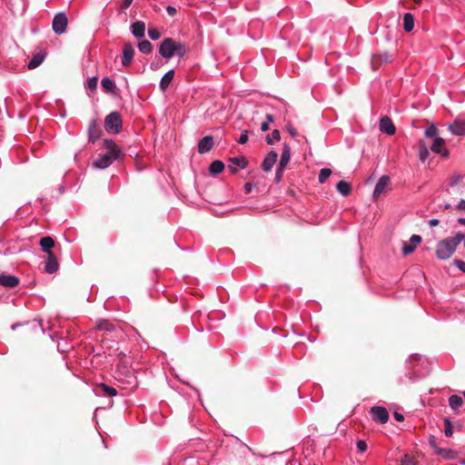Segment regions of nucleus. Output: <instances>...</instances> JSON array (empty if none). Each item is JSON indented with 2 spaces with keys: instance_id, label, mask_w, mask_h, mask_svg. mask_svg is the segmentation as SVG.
<instances>
[{
  "instance_id": "nucleus-1",
  "label": "nucleus",
  "mask_w": 465,
  "mask_h": 465,
  "mask_svg": "<svg viewBox=\"0 0 465 465\" xmlns=\"http://www.w3.org/2000/svg\"><path fill=\"white\" fill-rule=\"evenodd\" d=\"M104 146L106 153L100 155L94 162V166L97 169H105L110 166L114 161L122 156V151L112 139H105Z\"/></svg>"
},
{
  "instance_id": "nucleus-2",
  "label": "nucleus",
  "mask_w": 465,
  "mask_h": 465,
  "mask_svg": "<svg viewBox=\"0 0 465 465\" xmlns=\"http://www.w3.org/2000/svg\"><path fill=\"white\" fill-rule=\"evenodd\" d=\"M464 238V233L457 232L454 237L446 238L437 244L436 256L440 260H448L456 251Z\"/></svg>"
},
{
  "instance_id": "nucleus-3",
  "label": "nucleus",
  "mask_w": 465,
  "mask_h": 465,
  "mask_svg": "<svg viewBox=\"0 0 465 465\" xmlns=\"http://www.w3.org/2000/svg\"><path fill=\"white\" fill-rule=\"evenodd\" d=\"M187 53V47L181 42H176L173 38H164L159 46V54L166 59H170L174 55L183 57Z\"/></svg>"
},
{
  "instance_id": "nucleus-4",
  "label": "nucleus",
  "mask_w": 465,
  "mask_h": 465,
  "mask_svg": "<svg viewBox=\"0 0 465 465\" xmlns=\"http://www.w3.org/2000/svg\"><path fill=\"white\" fill-rule=\"evenodd\" d=\"M122 125V116L118 112L110 113L104 119L105 130L110 134L120 133Z\"/></svg>"
},
{
  "instance_id": "nucleus-5",
  "label": "nucleus",
  "mask_w": 465,
  "mask_h": 465,
  "mask_svg": "<svg viewBox=\"0 0 465 465\" xmlns=\"http://www.w3.org/2000/svg\"><path fill=\"white\" fill-rule=\"evenodd\" d=\"M67 25L68 19L66 15L64 12H60L54 15L52 27L55 34L62 35L65 32Z\"/></svg>"
},
{
  "instance_id": "nucleus-6",
  "label": "nucleus",
  "mask_w": 465,
  "mask_h": 465,
  "mask_svg": "<svg viewBox=\"0 0 465 465\" xmlns=\"http://www.w3.org/2000/svg\"><path fill=\"white\" fill-rule=\"evenodd\" d=\"M371 419L381 424H384L389 420V412L385 407L374 406L371 409Z\"/></svg>"
},
{
  "instance_id": "nucleus-7",
  "label": "nucleus",
  "mask_w": 465,
  "mask_h": 465,
  "mask_svg": "<svg viewBox=\"0 0 465 465\" xmlns=\"http://www.w3.org/2000/svg\"><path fill=\"white\" fill-rule=\"evenodd\" d=\"M430 150L443 158H447L450 155V151L445 147V140L440 136L434 139Z\"/></svg>"
},
{
  "instance_id": "nucleus-8",
  "label": "nucleus",
  "mask_w": 465,
  "mask_h": 465,
  "mask_svg": "<svg viewBox=\"0 0 465 465\" xmlns=\"http://www.w3.org/2000/svg\"><path fill=\"white\" fill-rule=\"evenodd\" d=\"M379 128L381 133L386 134L388 135H393L396 132L395 126L391 119L387 115L382 116L380 119Z\"/></svg>"
},
{
  "instance_id": "nucleus-9",
  "label": "nucleus",
  "mask_w": 465,
  "mask_h": 465,
  "mask_svg": "<svg viewBox=\"0 0 465 465\" xmlns=\"http://www.w3.org/2000/svg\"><path fill=\"white\" fill-rule=\"evenodd\" d=\"M247 165L248 161L244 156H236L230 159L228 168L232 173H236L239 169H244Z\"/></svg>"
},
{
  "instance_id": "nucleus-10",
  "label": "nucleus",
  "mask_w": 465,
  "mask_h": 465,
  "mask_svg": "<svg viewBox=\"0 0 465 465\" xmlns=\"http://www.w3.org/2000/svg\"><path fill=\"white\" fill-rule=\"evenodd\" d=\"M421 242V237L418 234H413L410 238L409 242H404L402 246V253L404 255H408L414 252L417 247V244Z\"/></svg>"
},
{
  "instance_id": "nucleus-11",
  "label": "nucleus",
  "mask_w": 465,
  "mask_h": 465,
  "mask_svg": "<svg viewBox=\"0 0 465 465\" xmlns=\"http://www.w3.org/2000/svg\"><path fill=\"white\" fill-rule=\"evenodd\" d=\"M213 135H205L203 136L198 143V152L199 153H206L210 152L213 147Z\"/></svg>"
},
{
  "instance_id": "nucleus-12",
  "label": "nucleus",
  "mask_w": 465,
  "mask_h": 465,
  "mask_svg": "<svg viewBox=\"0 0 465 465\" xmlns=\"http://www.w3.org/2000/svg\"><path fill=\"white\" fill-rule=\"evenodd\" d=\"M448 129L454 135H465V120L456 119L449 124Z\"/></svg>"
},
{
  "instance_id": "nucleus-13",
  "label": "nucleus",
  "mask_w": 465,
  "mask_h": 465,
  "mask_svg": "<svg viewBox=\"0 0 465 465\" xmlns=\"http://www.w3.org/2000/svg\"><path fill=\"white\" fill-rule=\"evenodd\" d=\"M277 158L278 154L276 152L271 151L268 153L262 163V170L266 173L270 172L275 164Z\"/></svg>"
},
{
  "instance_id": "nucleus-14",
  "label": "nucleus",
  "mask_w": 465,
  "mask_h": 465,
  "mask_svg": "<svg viewBox=\"0 0 465 465\" xmlns=\"http://www.w3.org/2000/svg\"><path fill=\"white\" fill-rule=\"evenodd\" d=\"M134 55V47L130 43H125L123 50V58L122 64L124 66H127L131 64Z\"/></svg>"
},
{
  "instance_id": "nucleus-15",
  "label": "nucleus",
  "mask_w": 465,
  "mask_h": 465,
  "mask_svg": "<svg viewBox=\"0 0 465 465\" xmlns=\"http://www.w3.org/2000/svg\"><path fill=\"white\" fill-rule=\"evenodd\" d=\"M390 177L387 176V175H382L377 182L375 187H374V191H373V195L376 196V195H380L382 193L385 192V190L389 187L390 185Z\"/></svg>"
},
{
  "instance_id": "nucleus-16",
  "label": "nucleus",
  "mask_w": 465,
  "mask_h": 465,
  "mask_svg": "<svg viewBox=\"0 0 465 465\" xmlns=\"http://www.w3.org/2000/svg\"><path fill=\"white\" fill-rule=\"evenodd\" d=\"M95 391H96V394H98V395H103V396H107V397H114L117 395V391L114 388L108 386L105 383H100L99 385H97V387L95 388Z\"/></svg>"
},
{
  "instance_id": "nucleus-17",
  "label": "nucleus",
  "mask_w": 465,
  "mask_h": 465,
  "mask_svg": "<svg viewBox=\"0 0 465 465\" xmlns=\"http://www.w3.org/2000/svg\"><path fill=\"white\" fill-rule=\"evenodd\" d=\"M19 283V279L15 275L0 274V285L14 288Z\"/></svg>"
},
{
  "instance_id": "nucleus-18",
  "label": "nucleus",
  "mask_w": 465,
  "mask_h": 465,
  "mask_svg": "<svg viewBox=\"0 0 465 465\" xmlns=\"http://www.w3.org/2000/svg\"><path fill=\"white\" fill-rule=\"evenodd\" d=\"M58 268H59V264H58L56 258L54 257V253H50L48 255L47 261L45 262V271L47 273L52 274V273L56 272Z\"/></svg>"
},
{
  "instance_id": "nucleus-19",
  "label": "nucleus",
  "mask_w": 465,
  "mask_h": 465,
  "mask_svg": "<svg viewBox=\"0 0 465 465\" xmlns=\"http://www.w3.org/2000/svg\"><path fill=\"white\" fill-rule=\"evenodd\" d=\"M173 77H174V70H173V69L167 71L163 75V77L161 78V81H160V89L163 92H165L168 89V87H169L170 84L172 83Z\"/></svg>"
},
{
  "instance_id": "nucleus-20",
  "label": "nucleus",
  "mask_w": 465,
  "mask_h": 465,
  "mask_svg": "<svg viewBox=\"0 0 465 465\" xmlns=\"http://www.w3.org/2000/svg\"><path fill=\"white\" fill-rule=\"evenodd\" d=\"M291 160V147L289 144L284 143L279 165L281 168H285Z\"/></svg>"
},
{
  "instance_id": "nucleus-21",
  "label": "nucleus",
  "mask_w": 465,
  "mask_h": 465,
  "mask_svg": "<svg viewBox=\"0 0 465 465\" xmlns=\"http://www.w3.org/2000/svg\"><path fill=\"white\" fill-rule=\"evenodd\" d=\"M40 246L42 247V251L46 252L48 255L50 253H53L51 252V249L54 246V241L50 236H45L41 238L40 240Z\"/></svg>"
},
{
  "instance_id": "nucleus-22",
  "label": "nucleus",
  "mask_w": 465,
  "mask_h": 465,
  "mask_svg": "<svg viewBox=\"0 0 465 465\" xmlns=\"http://www.w3.org/2000/svg\"><path fill=\"white\" fill-rule=\"evenodd\" d=\"M145 32V25L142 21L135 22L132 25V34L137 37H143Z\"/></svg>"
},
{
  "instance_id": "nucleus-23",
  "label": "nucleus",
  "mask_w": 465,
  "mask_h": 465,
  "mask_svg": "<svg viewBox=\"0 0 465 465\" xmlns=\"http://www.w3.org/2000/svg\"><path fill=\"white\" fill-rule=\"evenodd\" d=\"M403 28L407 33L411 32L414 28V17L411 13H405L403 15Z\"/></svg>"
},
{
  "instance_id": "nucleus-24",
  "label": "nucleus",
  "mask_w": 465,
  "mask_h": 465,
  "mask_svg": "<svg viewBox=\"0 0 465 465\" xmlns=\"http://www.w3.org/2000/svg\"><path fill=\"white\" fill-rule=\"evenodd\" d=\"M224 163L220 160H215L212 162V163L209 166V172L213 175H217L221 173L224 170Z\"/></svg>"
},
{
  "instance_id": "nucleus-25",
  "label": "nucleus",
  "mask_w": 465,
  "mask_h": 465,
  "mask_svg": "<svg viewBox=\"0 0 465 465\" xmlns=\"http://www.w3.org/2000/svg\"><path fill=\"white\" fill-rule=\"evenodd\" d=\"M434 451L446 460H453L456 457V453L450 449L434 447Z\"/></svg>"
},
{
  "instance_id": "nucleus-26",
  "label": "nucleus",
  "mask_w": 465,
  "mask_h": 465,
  "mask_svg": "<svg viewBox=\"0 0 465 465\" xmlns=\"http://www.w3.org/2000/svg\"><path fill=\"white\" fill-rule=\"evenodd\" d=\"M429 150L427 144L423 141L419 142L418 155L419 159L424 163L429 157Z\"/></svg>"
},
{
  "instance_id": "nucleus-27",
  "label": "nucleus",
  "mask_w": 465,
  "mask_h": 465,
  "mask_svg": "<svg viewBox=\"0 0 465 465\" xmlns=\"http://www.w3.org/2000/svg\"><path fill=\"white\" fill-rule=\"evenodd\" d=\"M337 191L343 196H348L351 193V186L346 181H340L336 185Z\"/></svg>"
},
{
  "instance_id": "nucleus-28",
  "label": "nucleus",
  "mask_w": 465,
  "mask_h": 465,
  "mask_svg": "<svg viewBox=\"0 0 465 465\" xmlns=\"http://www.w3.org/2000/svg\"><path fill=\"white\" fill-rule=\"evenodd\" d=\"M96 328L99 331H113L115 330L114 324L110 322L107 320H99V321H97Z\"/></svg>"
},
{
  "instance_id": "nucleus-29",
  "label": "nucleus",
  "mask_w": 465,
  "mask_h": 465,
  "mask_svg": "<svg viewBox=\"0 0 465 465\" xmlns=\"http://www.w3.org/2000/svg\"><path fill=\"white\" fill-rule=\"evenodd\" d=\"M449 404L453 411H458L463 404V400L460 396L453 394L449 398Z\"/></svg>"
},
{
  "instance_id": "nucleus-30",
  "label": "nucleus",
  "mask_w": 465,
  "mask_h": 465,
  "mask_svg": "<svg viewBox=\"0 0 465 465\" xmlns=\"http://www.w3.org/2000/svg\"><path fill=\"white\" fill-rule=\"evenodd\" d=\"M45 60V55L41 53H38L34 55V57L27 64L28 69L32 70L39 66Z\"/></svg>"
},
{
  "instance_id": "nucleus-31",
  "label": "nucleus",
  "mask_w": 465,
  "mask_h": 465,
  "mask_svg": "<svg viewBox=\"0 0 465 465\" xmlns=\"http://www.w3.org/2000/svg\"><path fill=\"white\" fill-rule=\"evenodd\" d=\"M421 360V356L419 354H412L410 356L409 361H407L408 367L410 369H413V375L416 377H420L421 374H420L419 371L415 370V362H419Z\"/></svg>"
},
{
  "instance_id": "nucleus-32",
  "label": "nucleus",
  "mask_w": 465,
  "mask_h": 465,
  "mask_svg": "<svg viewBox=\"0 0 465 465\" xmlns=\"http://www.w3.org/2000/svg\"><path fill=\"white\" fill-rule=\"evenodd\" d=\"M101 85L105 91L109 93H114L116 88L114 81L108 77H104L102 79Z\"/></svg>"
},
{
  "instance_id": "nucleus-33",
  "label": "nucleus",
  "mask_w": 465,
  "mask_h": 465,
  "mask_svg": "<svg viewBox=\"0 0 465 465\" xmlns=\"http://www.w3.org/2000/svg\"><path fill=\"white\" fill-rule=\"evenodd\" d=\"M265 139H266V143L268 144H273L274 143L280 141L281 134H280L279 130H277V129L273 130L271 134H268L266 136Z\"/></svg>"
},
{
  "instance_id": "nucleus-34",
  "label": "nucleus",
  "mask_w": 465,
  "mask_h": 465,
  "mask_svg": "<svg viewBox=\"0 0 465 465\" xmlns=\"http://www.w3.org/2000/svg\"><path fill=\"white\" fill-rule=\"evenodd\" d=\"M89 141L94 142L98 138L95 121H92L88 127Z\"/></svg>"
},
{
  "instance_id": "nucleus-35",
  "label": "nucleus",
  "mask_w": 465,
  "mask_h": 465,
  "mask_svg": "<svg viewBox=\"0 0 465 465\" xmlns=\"http://www.w3.org/2000/svg\"><path fill=\"white\" fill-rule=\"evenodd\" d=\"M331 170L330 168H322L318 176V181L320 183H323L326 180L331 176Z\"/></svg>"
},
{
  "instance_id": "nucleus-36",
  "label": "nucleus",
  "mask_w": 465,
  "mask_h": 465,
  "mask_svg": "<svg viewBox=\"0 0 465 465\" xmlns=\"http://www.w3.org/2000/svg\"><path fill=\"white\" fill-rule=\"evenodd\" d=\"M438 133H439L438 127L434 124H431L430 126L427 127L424 134L427 137H431V138L435 139L436 137H439Z\"/></svg>"
},
{
  "instance_id": "nucleus-37",
  "label": "nucleus",
  "mask_w": 465,
  "mask_h": 465,
  "mask_svg": "<svg viewBox=\"0 0 465 465\" xmlns=\"http://www.w3.org/2000/svg\"><path fill=\"white\" fill-rule=\"evenodd\" d=\"M400 465H418V461L414 459V457L409 454H405L402 456Z\"/></svg>"
},
{
  "instance_id": "nucleus-38",
  "label": "nucleus",
  "mask_w": 465,
  "mask_h": 465,
  "mask_svg": "<svg viewBox=\"0 0 465 465\" xmlns=\"http://www.w3.org/2000/svg\"><path fill=\"white\" fill-rule=\"evenodd\" d=\"M444 434L446 437H451L453 434L452 424L449 419H444Z\"/></svg>"
},
{
  "instance_id": "nucleus-39",
  "label": "nucleus",
  "mask_w": 465,
  "mask_h": 465,
  "mask_svg": "<svg viewBox=\"0 0 465 465\" xmlns=\"http://www.w3.org/2000/svg\"><path fill=\"white\" fill-rule=\"evenodd\" d=\"M147 34L149 35V37L153 40V41H156L158 39H160L161 37V33L159 30H157L156 28H150L148 31H147Z\"/></svg>"
},
{
  "instance_id": "nucleus-40",
  "label": "nucleus",
  "mask_w": 465,
  "mask_h": 465,
  "mask_svg": "<svg viewBox=\"0 0 465 465\" xmlns=\"http://www.w3.org/2000/svg\"><path fill=\"white\" fill-rule=\"evenodd\" d=\"M356 447L360 453H363L367 450V443L363 440H359L356 442Z\"/></svg>"
},
{
  "instance_id": "nucleus-41",
  "label": "nucleus",
  "mask_w": 465,
  "mask_h": 465,
  "mask_svg": "<svg viewBox=\"0 0 465 465\" xmlns=\"http://www.w3.org/2000/svg\"><path fill=\"white\" fill-rule=\"evenodd\" d=\"M97 86V77L94 76L88 79L86 87L90 90L96 89Z\"/></svg>"
},
{
  "instance_id": "nucleus-42",
  "label": "nucleus",
  "mask_w": 465,
  "mask_h": 465,
  "mask_svg": "<svg viewBox=\"0 0 465 465\" xmlns=\"http://www.w3.org/2000/svg\"><path fill=\"white\" fill-rule=\"evenodd\" d=\"M285 168H281L280 166L277 167L276 173H275V182L280 183L282 178V173Z\"/></svg>"
},
{
  "instance_id": "nucleus-43",
  "label": "nucleus",
  "mask_w": 465,
  "mask_h": 465,
  "mask_svg": "<svg viewBox=\"0 0 465 465\" xmlns=\"http://www.w3.org/2000/svg\"><path fill=\"white\" fill-rule=\"evenodd\" d=\"M247 142H248V131H243L238 139V143L241 144H244Z\"/></svg>"
},
{
  "instance_id": "nucleus-44",
  "label": "nucleus",
  "mask_w": 465,
  "mask_h": 465,
  "mask_svg": "<svg viewBox=\"0 0 465 465\" xmlns=\"http://www.w3.org/2000/svg\"><path fill=\"white\" fill-rule=\"evenodd\" d=\"M453 264L461 272H465V262L461 260H454Z\"/></svg>"
},
{
  "instance_id": "nucleus-45",
  "label": "nucleus",
  "mask_w": 465,
  "mask_h": 465,
  "mask_svg": "<svg viewBox=\"0 0 465 465\" xmlns=\"http://www.w3.org/2000/svg\"><path fill=\"white\" fill-rule=\"evenodd\" d=\"M286 130H287V132L290 134V135L292 138H295L297 136V134H298L297 131L295 130V128L292 124H287L286 125Z\"/></svg>"
},
{
  "instance_id": "nucleus-46",
  "label": "nucleus",
  "mask_w": 465,
  "mask_h": 465,
  "mask_svg": "<svg viewBox=\"0 0 465 465\" xmlns=\"http://www.w3.org/2000/svg\"><path fill=\"white\" fill-rule=\"evenodd\" d=\"M0 253L3 255H9L14 253V252L11 250V248L6 247L5 248L4 244H0Z\"/></svg>"
},
{
  "instance_id": "nucleus-47",
  "label": "nucleus",
  "mask_w": 465,
  "mask_h": 465,
  "mask_svg": "<svg viewBox=\"0 0 465 465\" xmlns=\"http://www.w3.org/2000/svg\"><path fill=\"white\" fill-rule=\"evenodd\" d=\"M166 12H167V14H168L169 15L173 16L174 15H176L177 10H176V8H175L174 6L168 5V6L166 7Z\"/></svg>"
},
{
  "instance_id": "nucleus-48",
  "label": "nucleus",
  "mask_w": 465,
  "mask_h": 465,
  "mask_svg": "<svg viewBox=\"0 0 465 465\" xmlns=\"http://www.w3.org/2000/svg\"><path fill=\"white\" fill-rule=\"evenodd\" d=\"M134 0H124L121 5L122 9H127L133 3Z\"/></svg>"
},
{
  "instance_id": "nucleus-49",
  "label": "nucleus",
  "mask_w": 465,
  "mask_h": 465,
  "mask_svg": "<svg viewBox=\"0 0 465 465\" xmlns=\"http://www.w3.org/2000/svg\"><path fill=\"white\" fill-rule=\"evenodd\" d=\"M393 417L397 421H402L404 420L403 414L397 411L393 413Z\"/></svg>"
},
{
  "instance_id": "nucleus-50",
  "label": "nucleus",
  "mask_w": 465,
  "mask_h": 465,
  "mask_svg": "<svg viewBox=\"0 0 465 465\" xmlns=\"http://www.w3.org/2000/svg\"><path fill=\"white\" fill-rule=\"evenodd\" d=\"M138 48L141 53H145V40H142L138 43Z\"/></svg>"
},
{
  "instance_id": "nucleus-51",
  "label": "nucleus",
  "mask_w": 465,
  "mask_h": 465,
  "mask_svg": "<svg viewBox=\"0 0 465 465\" xmlns=\"http://www.w3.org/2000/svg\"><path fill=\"white\" fill-rule=\"evenodd\" d=\"M457 209L465 211V200L460 201V203L457 204Z\"/></svg>"
},
{
  "instance_id": "nucleus-52",
  "label": "nucleus",
  "mask_w": 465,
  "mask_h": 465,
  "mask_svg": "<svg viewBox=\"0 0 465 465\" xmlns=\"http://www.w3.org/2000/svg\"><path fill=\"white\" fill-rule=\"evenodd\" d=\"M439 223H440V221H439L438 219H435V218H434V219H430V220L429 221V225H430V227L437 226Z\"/></svg>"
},
{
  "instance_id": "nucleus-53",
  "label": "nucleus",
  "mask_w": 465,
  "mask_h": 465,
  "mask_svg": "<svg viewBox=\"0 0 465 465\" xmlns=\"http://www.w3.org/2000/svg\"><path fill=\"white\" fill-rule=\"evenodd\" d=\"M268 130H269V124H268V122L262 123V125H261V131L262 132H266Z\"/></svg>"
},
{
  "instance_id": "nucleus-54",
  "label": "nucleus",
  "mask_w": 465,
  "mask_h": 465,
  "mask_svg": "<svg viewBox=\"0 0 465 465\" xmlns=\"http://www.w3.org/2000/svg\"><path fill=\"white\" fill-rule=\"evenodd\" d=\"M265 117H266V122H268V124L274 122V117L272 114H267Z\"/></svg>"
},
{
  "instance_id": "nucleus-55",
  "label": "nucleus",
  "mask_w": 465,
  "mask_h": 465,
  "mask_svg": "<svg viewBox=\"0 0 465 465\" xmlns=\"http://www.w3.org/2000/svg\"><path fill=\"white\" fill-rule=\"evenodd\" d=\"M430 447H431V448H433V449H434V447H438V446L436 445V440H435V438H434V437H430Z\"/></svg>"
},
{
  "instance_id": "nucleus-56",
  "label": "nucleus",
  "mask_w": 465,
  "mask_h": 465,
  "mask_svg": "<svg viewBox=\"0 0 465 465\" xmlns=\"http://www.w3.org/2000/svg\"><path fill=\"white\" fill-rule=\"evenodd\" d=\"M244 188H245V192H246V193H250V192H251V189H252V185H251V183H247L244 185Z\"/></svg>"
},
{
  "instance_id": "nucleus-57",
  "label": "nucleus",
  "mask_w": 465,
  "mask_h": 465,
  "mask_svg": "<svg viewBox=\"0 0 465 465\" xmlns=\"http://www.w3.org/2000/svg\"><path fill=\"white\" fill-rule=\"evenodd\" d=\"M460 176H458L456 179H454L453 181L450 182V185L451 186H454L458 183L459 180H460Z\"/></svg>"
},
{
  "instance_id": "nucleus-58",
  "label": "nucleus",
  "mask_w": 465,
  "mask_h": 465,
  "mask_svg": "<svg viewBox=\"0 0 465 465\" xmlns=\"http://www.w3.org/2000/svg\"><path fill=\"white\" fill-rule=\"evenodd\" d=\"M152 49H153L152 44L149 41H147V53L151 52Z\"/></svg>"
},
{
  "instance_id": "nucleus-59",
  "label": "nucleus",
  "mask_w": 465,
  "mask_h": 465,
  "mask_svg": "<svg viewBox=\"0 0 465 465\" xmlns=\"http://www.w3.org/2000/svg\"><path fill=\"white\" fill-rule=\"evenodd\" d=\"M19 326H21V323H14L12 326H11V329L13 331H15Z\"/></svg>"
},
{
  "instance_id": "nucleus-60",
  "label": "nucleus",
  "mask_w": 465,
  "mask_h": 465,
  "mask_svg": "<svg viewBox=\"0 0 465 465\" xmlns=\"http://www.w3.org/2000/svg\"><path fill=\"white\" fill-rule=\"evenodd\" d=\"M458 223L461 225H465V218H459Z\"/></svg>"
},
{
  "instance_id": "nucleus-61",
  "label": "nucleus",
  "mask_w": 465,
  "mask_h": 465,
  "mask_svg": "<svg viewBox=\"0 0 465 465\" xmlns=\"http://www.w3.org/2000/svg\"><path fill=\"white\" fill-rule=\"evenodd\" d=\"M461 465H465V460L460 461Z\"/></svg>"
},
{
  "instance_id": "nucleus-62",
  "label": "nucleus",
  "mask_w": 465,
  "mask_h": 465,
  "mask_svg": "<svg viewBox=\"0 0 465 465\" xmlns=\"http://www.w3.org/2000/svg\"><path fill=\"white\" fill-rule=\"evenodd\" d=\"M416 4L420 3L421 0H414Z\"/></svg>"
},
{
  "instance_id": "nucleus-63",
  "label": "nucleus",
  "mask_w": 465,
  "mask_h": 465,
  "mask_svg": "<svg viewBox=\"0 0 465 465\" xmlns=\"http://www.w3.org/2000/svg\"><path fill=\"white\" fill-rule=\"evenodd\" d=\"M462 240H464V247H465V235H464V238Z\"/></svg>"
}]
</instances>
